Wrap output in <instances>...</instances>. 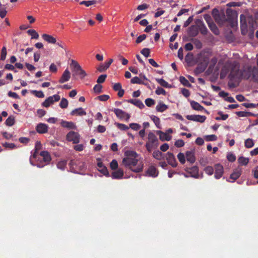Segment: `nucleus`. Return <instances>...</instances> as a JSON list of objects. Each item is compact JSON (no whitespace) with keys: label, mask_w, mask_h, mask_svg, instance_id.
<instances>
[{"label":"nucleus","mask_w":258,"mask_h":258,"mask_svg":"<svg viewBox=\"0 0 258 258\" xmlns=\"http://www.w3.org/2000/svg\"><path fill=\"white\" fill-rule=\"evenodd\" d=\"M124 157L122 164L132 171L139 173L142 171L144 165L142 163L138 164L139 154L134 151L127 150L124 152Z\"/></svg>","instance_id":"f257e3e1"},{"label":"nucleus","mask_w":258,"mask_h":258,"mask_svg":"<svg viewBox=\"0 0 258 258\" xmlns=\"http://www.w3.org/2000/svg\"><path fill=\"white\" fill-rule=\"evenodd\" d=\"M240 23L241 32L242 35L247 34L248 27L249 29H253L254 26L256 25L255 20L251 16L246 17L243 14H241L240 16Z\"/></svg>","instance_id":"f03ea898"},{"label":"nucleus","mask_w":258,"mask_h":258,"mask_svg":"<svg viewBox=\"0 0 258 258\" xmlns=\"http://www.w3.org/2000/svg\"><path fill=\"white\" fill-rule=\"evenodd\" d=\"M159 146V141L156 135L150 132L148 134V141L146 143L145 147L149 152H151L153 149H156Z\"/></svg>","instance_id":"7ed1b4c3"},{"label":"nucleus","mask_w":258,"mask_h":258,"mask_svg":"<svg viewBox=\"0 0 258 258\" xmlns=\"http://www.w3.org/2000/svg\"><path fill=\"white\" fill-rule=\"evenodd\" d=\"M71 66L73 68L72 70L73 77L79 76L81 79H83L87 76L85 71L82 69L81 66L76 60L72 59Z\"/></svg>","instance_id":"20e7f679"},{"label":"nucleus","mask_w":258,"mask_h":258,"mask_svg":"<svg viewBox=\"0 0 258 258\" xmlns=\"http://www.w3.org/2000/svg\"><path fill=\"white\" fill-rule=\"evenodd\" d=\"M239 68L240 64L237 61H234L232 63L230 73L229 75V78L231 80L238 78L241 76Z\"/></svg>","instance_id":"39448f33"},{"label":"nucleus","mask_w":258,"mask_h":258,"mask_svg":"<svg viewBox=\"0 0 258 258\" xmlns=\"http://www.w3.org/2000/svg\"><path fill=\"white\" fill-rule=\"evenodd\" d=\"M40 155L42 157V160L37 163L36 166L39 168H42L45 165L48 164L51 160V157L48 151H43L41 152Z\"/></svg>","instance_id":"423d86ee"},{"label":"nucleus","mask_w":258,"mask_h":258,"mask_svg":"<svg viewBox=\"0 0 258 258\" xmlns=\"http://www.w3.org/2000/svg\"><path fill=\"white\" fill-rule=\"evenodd\" d=\"M212 15L215 21L219 25H222L226 21V18L224 13L220 14L216 9H214L212 11Z\"/></svg>","instance_id":"0eeeda50"},{"label":"nucleus","mask_w":258,"mask_h":258,"mask_svg":"<svg viewBox=\"0 0 258 258\" xmlns=\"http://www.w3.org/2000/svg\"><path fill=\"white\" fill-rule=\"evenodd\" d=\"M209 63L208 58H205L203 62L198 63L197 67L195 70V74L198 75L203 72H204L206 69L208 64Z\"/></svg>","instance_id":"6e6552de"},{"label":"nucleus","mask_w":258,"mask_h":258,"mask_svg":"<svg viewBox=\"0 0 258 258\" xmlns=\"http://www.w3.org/2000/svg\"><path fill=\"white\" fill-rule=\"evenodd\" d=\"M79 134L74 131H70L66 136L67 140L69 142H72L74 144H78L80 142Z\"/></svg>","instance_id":"1a4fd4ad"},{"label":"nucleus","mask_w":258,"mask_h":258,"mask_svg":"<svg viewBox=\"0 0 258 258\" xmlns=\"http://www.w3.org/2000/svg\"><path fill=\"white\" fill-rule=\"evenodd\" d=\"M60 96L58 94H55L49 96L42 103V105L45 107H48L54 102H57L60 100Z\"/></svg>","instance_id":"9d476101"},{"label":"nucleus","mask_w":258,"mask_h":258,"mask_svg":"<svg viewBox=\"0 0 258 258\" xmlns=\"http://www.w3.org/2000/svg\"><path fill=\"white\" fill-rule=\"evenodd\" d=\"M111 111H113L116 116L119 119H124L127 121L131 117L130 114L120 109L114 108L112 109Z\"/></svg>","instance_id":"9b49d317"},{"label":"nucleus","mask_w":258,"mask_h":258,"mask_svg":"<svg viewBox=\"0 0 258 258\" xmlns=\"http://www.w3.org/2000/svg\"><path fill=\"white\" fill-rule=\"evenodd\" d=\"M186 118L189 120L199 122L201 123L204 122L206 119V117L204 115H187Z\"/></svg>","instance_id":"f8f14e48"},{"label":"nucleus","mask_w":258,"mask_h":258,"mask_svg":"<svg viewBox=\"0 0 258 258\" xmlns=\"http://www.w3.org/2000/svg\"><path fill=\"white\" fill-rule=\"evenodd\" d=\"M168 163L172 166L173 167H176L177 165L176 159L173 153L171 152H167L166 157Z\"/></svg>","instance_id":"ddd939ff"},{"label":"nucleus","mask_w":258,"mask_h":258,"mask_svg":"<svg viewBox=\"0 0 258 258\" xmlns=\"http://www.w3.org/2000/svg\"><path fill=\"white\" fill-rule=\"evenodd\" d=\"M185 170L190 174L191 177L195 178H199V168L197 166H194L191 168H187Z\"/></svg>","instance_id":"4468645a"},{"label":"nucleus","mask_w":258,"mask_h":258,"mask_svg":"<svg viewBox=\"0 0 258 258\" xmlns=\"http://www.w3.org/2000/svg\"><path fill=\"white\" fill-rule=\"evenodd\" d=\"M215 177L216 179L220 178L223 173V166L219 164H217L215 166Z\"/></svg>","instance_id":"2eb2a0df"},{"label":"nucleus","mask_w":258,"mask_h":258,"mask_svg":"<svg viewBox=\"0 0 258 258\" xmlns=\"http://www.w3.org/2000/svg\"><path fill=\"white\" fill-rule=\"evenodd\" d=\"M71 78L70 72L68 69H66L63 73L61 78L59 80V83L62 84L68 81Z\"/></svg>","instance_id":"dca6fc26"},{"label":"nucleus","mask_w":258,"mask_h":258,"mask_svg":"<svg viewBox=\"0 0 258 258\" xmlns=\"http://www.w3.org/2000/svg\"><path fill=\"white\" fill-rule=\"evenodd\" d=\"M186 160L188 162L192 164L196 161V157L194 151H187L185 153Z\"/></svg>","instance_id":"f3484780"},{"label":"nucleus","mask_w":258,"mask_h":258,"mask_svg":"<svg viewBox=\"0 0 258 258\" xmlns=\"http://www.w3.org/2000/svg\"><path fill=\"white\" fill-rule=\"evenodd\" d=\"M113 59L110 58L107 62H105L104 64H100L97 69L99 72H103L106 70L112 63Z\"/></svg>","instance_id":"a211bd4d"},{"label":"nucleus","mask_w":258,"mask_h":258,"mask_svg":"<svg viewBox=\"0 0 258 258\" xmlns=\"http://www.w3.org/2000/svg\"><path fill=\"white\" fill-rule=\"evenodd\" d=\"M198 27L196 25H192L188 28V34L189 36L191 37H195L199 34Z\"/></svg>","instance_id":"6ab92c4d"},{"label":"nucleus","mask_w":258,"mask_h":258,"mask_svg":"<svg viewBox=\"0 0 258 258\" xmlns=\"http://www.w3.org/2000/svg\"><path fill=\"white\" fill-rule=\"evenodd\" d=\"M36 131L40 134H44L48 132V126L44 123H40L36 126Z\"/></svg>","instance_id":"aec40b11"},{"label":"nucleus","mask_w":258,"mask_h":258,"mask_svg":"<svg viewBox=\"0 0 258 258\" xmlns=\"http://www.w3.org/2000/svg\"><path fill=\"white\" fill-rule=\"evenodd\" d=\"M124 173L122 169L119 168L116 171L112 172L111 177L113 179H121L123 176Z\"/></svg>","instance_id":"412c9836"},{"label":"nucleus","mask_w":258,"mask_h":258,"mask_svg":"<svg viewBox=\"0 0 258 258\" xmlns=\"http://www.w3.org/2000/svg\"><path fill=\"white\" fill-rule=\"evenodd\" d=\"M70 114L72 115L83 116L85 115L86 112L82 107H80L73 110Z\"/></svg>","instance_id":"4be33fe9"},{"label":"nucleus","mask_w":258,"mask_h":258,"mask_svg":"<svg viewBox=\"0 0 258 258\" xmlns=\"http://www.w3.org/2000/svg\"><path fill=\"white\" fill-rule=\"evenodd\" d=\"M42 37L43 39L49 43L54 44L56 42V39L55 38L53 37L52 36L46 34H43L42 35Z\"/></svg>","instance_id":"5701e85b"},{"label":"nucleus","mask_w":258,"mask_h":258,"mask_svg":"<svg viewBox=\"0 0 258 258\" xmlns=\"http://www.w3.org/2000/svg\"><path fill=\"white\" fill-rule=\"evenodd\" d=\"M127 102L135 105V106L138 107L140 109H142L145 107V105L143 103V102L141 100L138 99H131L128 100Z\"/></svg>","instance_id":"b1692460"},{"label":"nucleus","mask_w":258,"mask_h":258,"mask_svg":"<svg viewBox=\"0 0 258 258\" xmlns=\"http://www.w3.org/2000/svg\"><path fill=\"white\" fill-rule=\"evenodd\" d=\"M157 133L160 136V139L162 141H169L171 139V136L168 135L167 133H165L161 131H158Z\"/></svg>","instance_id":"393cba45"},{"label":"nucleus","mask_w":258,"mask_h":258,"mask_svg":"<svg viewBox=\"0 0 258 258\" xmlns=\"http://www.w3.org/2000/svg\"><path fill=\"white\" fill-rule=\"evenodd\" d=\"M147 173L150 176L155 177H157L158 175V171L157 169L153 166H150L148 169Z\"/></svg>","instance_id":"a878e982"},{"label":"nucleus","mask_w":258,"mask_h":258,"mask_svg":"<svg viewBox=\"0 0 258 258\" xmlns=\"http://www.w3.org/2000/svg\"><path fill=\"white\" fill-rule=\"evenodd\" d=\"M61 125L63 127L68 128L69 129H75L76 128V125L72 121L62 120L61 122Z\"/></svg>","instance_id":"bb28decb"},{"label":"nucleus","mask_w":258,"mask_h":258,"mask_svg":"<svg viewBox=\"0 0 258 258\" xmlns=\"http://www.w3.org/2000/svg\"><path fill=\"white\" fill-rule=\"evenodd\" d=\"M97 166L99 168L98 170L104 175L108 176L109 172L107 168L104 166L102 162H98Z\"/></svg>","instance_id":"cd10ccee"},{"label":"nucleus","mask_w":258,"mask_h":258,"mask_svg":"<svg viewBox=\"0 0 258 258\" xmlns=\"http://www.w3.org/2000/svg\"><path fill=\"white\" fill-rule=\"evenodd\" d=\"M168 107L167 105L165 104L163 102H159L157 105L156 109L157 111L160 112H163L168 109Z\"/></svg>","instance_id":"c85d7f7f"},{"label":"nucleus","mask_w":258,"mask_h":258,"mask_svg":"<svg viewBox=\"0 0 258 258\" xmlns=\"http://www.w3.org/2000/svg\"><path fill=\"white\" fill-rule=\"evenodd\" d=\"M250 70L252 73V80L255 82L258 80V68L255 67H250Z\"/></svg>","instance_id":"c756f323"},{"label":"nucleus","mask_w":258,"mask_h":258,"mask_svg":"<svg viewBox=\"0 0 258 258\" xmlns=\"http://www.w3.org/2000/svg\"><path fill=\"white\" fill-rule=\"evenodd\" d=\"M190 105L191 107L196 110L198 111H202L203 110H205V108L203 106L201 105L198 102L195 101H190Z\"/></svg>","instance_id":"7c9ffc66"},{"label":"nucleus","mask_w":258,"mask_h":258,"mask_svg":"<svg viewBox=\"0 0 258 258\" xmlns=\"http://www.w3.org/2000/svg\"><path fill=\"white\" fill-rule=\"evenodd\" d=\"M241 174V170L240 169L237 168L234 170V171L230 175V178L235 180L238 179Z\"/></svg>","instance_id":"2f4dec72"},{"label":"nucleus","mask_w":258,"mask_h":258,"mask_svg":"<svg viewBox=\"0 0 258 258\" xmlns=\"http://www.w3.org/2000/svg\"><path fill=\"white\" fill-rule=\"evenodd\" d=\"M198 29L199 32L200 31L202 35H205L207 34L208 30L205 25L203 22L198 26Z\"/></svg>","instance_id":"473e14b6"},{"label":"nucleus","mask_w":258,"mask_h":258,"mask_svg":"<svg viewBox=\"0 0 258 258\" xmlns=\"http://www.w3.org/2000/svg\"><path fill=\"white\" fill-rule=\"evenodd\" d=\"M251 70H250V67H248L246 70H244L243 73V78L245 79H251L252 80V73Z\"/></svg>","instance_id":"72a5a7b5"},{"label":"nucleus","mask_w":258,"mask_h":258,"mask_svg":"<svg viewBox=\"0 0 258 258\" xmlns=\"http://www.w3.org/2000/svg\"><path fill=\"white\" fill-rule=\"evenodd\" d=\"M208 26H209V28L210 29V30H211V31L215 35H219V29H218V27H217V26L216 25V24L214 22L210 23V24H209Z\"/></svg>","instance_id":"f704fd0d"},{"label":"nucleus","mask_w":258,"mask_h":258,"mask_svg":"<svg viewBox=\"0 0 258 258\" xmlns=\"http://www.w3.org/2000/svg\"><path fill=\"white\" fill-rule=\"evenodd\" d=\"M236 114L239 117H248L250 116H255V115L252 113L247 111H237L236 112Z\"/></svg>","instance_id":"c9c22d12"},{"label":"nucleus","mask_w":258,"mask_h":258,"mask_svg":"<svg viewBox=\"0 0 258 258\" xmlns=\"http://www.w3.org/2000/svg\"><path fill=\"white\" fill-rule=\"evenodd\" d=\"M238 162L241 165H246L249 162V159L243 156H240L238 158Z\"/></svg>","instance_id":"e433bc0d"},{"label":"nucleus","mask_w":258,"mask_h":258,"mask_svg":"<svg viewBox=\"0 0 258 258\" xmlns=\"http://www.w3.org/2000/svg\"><path fill=\"white\" fill-rule=\"evenodd\" d=\"M218 114L220 115V116H217L215 118V119L217 120H226L228 117V115L227 114H223L222 112L219 111L218 112Z\"/></svg>","instance_id":"4c0bfd02"},{"label":"nucleus","mask_w":258,"mask_h":258,"mask_svg":"<svg viewBox=\"0 0 258 258\" xmlns=\"http://www.w3.org/2000/svg\"><path fill=\"white\" fill-rule=\"evenodd\" d=\"M244 146L246 148H252L254 146V142L252 139H247L244 142Z\"/></svg>","instance_id":"58836bf2"},{"label":"nucleus","mask_w":258,"mask_h":258,"mask_svg":"<svg viewBox=\"0 0 258 258\" xmlns=\"http://www.w3.org/2000/svg\"><path fill=\"white\" fill-rule=\"evenodd\" d=\"M114 124L118 129L121 131H126L129 129V127L127 125L123 123L115 122Z\"/></svg>","instance_id":"ea45409f"},{"label":"nucleus","mask_w":258,"mask_h":258,"mask_svg":"<svg viewBox=\"0 0 258 258\" xmlns=\"http://www.w3.org/2000/svg\"><path fill=\"white\" fill-rule=\"evenodd\" d=\"M180 83L183 84L184 86L189 87L191 86V84L189 83L188 81L184 77L181 76L179 78Z\"/></svg>","instance_id":"a19ab883"},{"label":"nucleus","mask_w":258,"mask_h":258,"mask_svg":"<svg viewBox=\"0 0 258 258\" xmlns=\"http://www.w3.org/2000/svg\"><path fill=\"white\" fill-rule=\"evenodd\" d=\"M27 33L29 35L31 36L32 39H37L39 37L38 34L34 30L30 29L28 30Z\"/></svg>","instance_id":"79ce46f5"},{"label":"nucleus","mask_w":258,"mask_h":258,"mask_svg":"<svg viewBox=\"0 0 258 258\" xmlns=\"http://www.w3.org/2000/svg\"><path fill=\"white\" fill-rule=\"evenodd\" d=\"M5 123L8 126H12L15 123V118L13 116H9L6 120Z\"/></svg>","instance_id":"37998d69"},{"label":"nucleus","mask_w":258,"mask_h":258,"mask_svg":"<svg viewBox=\"0 0 258 258\" xmlns=\"http://www.w3.org/2000/svg\"><path fill=\"white\" fill-rule=\"evenodd\" d=\"M67 165V161L65 160L59 161L57 164V167L61 170H64Z\"/></svg>","instance_id":"c03bdc74"},{"label":"nucleus","mask_w":258,"mask_h":258,"mask_svg":"<svg viewBox=\"0 0 258 258\" xmlns=\"http://www.w3.org/2000/svg\"><path fill=\"white\" fill-rule=\"evenodd\" d=\"M157 82L160 84L162 86L166 88L170 87L169 84L167 82L163 79H156Z\"/></svg>","instance_id":"a18cd8bd"},{"label":"nucleus","mask_w":258,"mask_h":258,"mask_svg":"<svg viewBox=\"0 0 258 258\" xmlns=\"http://www.w3.org/2000/svg\"><path fill=\"white\" fill-rule=\"evenodd\" d=\"M68 106V101L67 99L62 98L59 103V106L61 108H66Z\"/></svg>","instance_id":"49530a36"},{"label":"nucleus","mask_w":258,"mask_h":258,"mask_svg":"<svg viewBox=\"0 0 258 258\" xmlns=\"http://www.w3.org/2000/svg\"><path fill=\"white\" fill-rule=\"evenodd\" d=\"M193 54L191 52H188L185 57V60L187 63H191L193 60Z\"/></svg>","instance_id":"de8ad7c7"},{"label":"nucleus","mask_w":258,"mask_h":258,"mask_svg":"<svg viewBox=\"0 0 258 258\" xmlns=\"http://www.w3.org/2000/svg\"><path fill=\"white\" fill-rule=\"evenodd\" d=\"M146 105L148 107H151L155 104V101L150 98L146 99L145 101Z\"/></svg>","instance_id":"09e8293b"},{"label":"nucleus","mask_w":258,"mask_h":258,"mask_svg":"<svg viewBox=\"0 0 258 258\" xmlns=\"http://www.w3.org/2000/svg\"><path fill=\"white\" fill-rule=\"evenodd\" d=\"M151 118L153 121L156 126L160 128L159 125H160V119L158 117L156 116L155 115H152L151 116Z\"/></svg>","instance_id":"8fccbe9b"},{"label":"nucleus","mask_w":258,"mask_h":258,"mask_svg":"<svg viewBox=\"0 0 258 258\" xmlns=\"http://www.w3.org/2000/svg\"><path fill=\"white\" fill-rule=\"evenodd\" d=\"M153 156L157 160H161L162 156V153L159 151H155L153 153Z\"/></svg>","instance_id":"3c124183"},{"label":"nucleus","mask_w":258,"mask_h":258,"mask_svg":"<svg viewBox=\"0 0 258 258\" xmlns=\"http://www.w3.org/2000/svg\"><path fill=\"white\" fill-rule=\"evenodd\" d=\"M177 158L179 160V161L182 164H183L185 162V155L182 153H179L177 155Z\"/></svg>","instance_id":"603ef678"},{"label":"nucleus","mask_w":258,"mask_h":258,"mask_svg":"<svg viewBox=\"0 0 258 258\" xmlns=\"http://www.w3.org/2000/svg\"><path fill=\"white\" fill-rule=\"evenodd\" d=\"M142 81L140 78L135 77L131 79V83L132 84H141V83H143Z\"/></svg>","instance_id":"864d4df0"},{"label":"nucleus","mask_w":258,"mask_h":258,"mask_svg":"<svg viewBox=\"0 0 258 258\" xmlns=\"http://www.w3.org/2000/svg\"><path fill=\"white\" fill-rule=\"evenodd\" d=\"M32 93L38 98H43L44 94L42 91L33 90L32 91Z\"/></svg>","instance_id":"5fc2aeb1"},{"label":"nucleus","mask_w":258,"mask_h":258,"mask_svg":"<svg viewBox=\"0 0 258 258\" xmlns=\"http://www.w3.org/2000/svg\"><path fill=\"white\" fill-rule=\"evenodd\" d=\"M130 127L134 131H138L141 128V126L137 123H131L130 124L129 128Z\"/></svg>","instance_id":"6e6d98bb"},{"label":"nucleus","mask_w":258,"mask_h":258,"mask_svg":"<svg viewBox=\"0 0 258 258\" xmlns=\"http://www.w3.org/2000/svg\"><path fill=\"white\" fill-rule=\"evenodd\" d=\"M96 3V1L94 0L92 1H82L80 2V4L82 5H84L86 6V7H89L91 5H94Z\"/></svg>","instance_id":"4d7b16f0"},{"label":"nucleus","mask_w":258,"mask_h":258,"mask_svg":"<svg viewBox=\"0 0 258 258\" xmlns=\"http://www.w3.org/2000/svg\"><path fill=\"white\" fill-rule=\"evenodd\" d=\"M7 55V49L5 46H4L2 48V51H1V59L2 60H5L6 58Z\"/></svg>","instance_id":"13d9d810"},{"label":"nucleus","mask_w":258,"mask_h":258,"mask_svg":"<svg viewBox=\"0 0 258 258\" xmlns=\"http://www.w3.org/2000/svg\"><path fill=\"white\" fill-rule=\"evenodd\" d=\"M110 167L112 170H115L118 168V163L115 159L113 160L110 163Z\"/></svg>","instance_id":"bf43d9fd"},{"label":"nucleus","mask_w":258,"mask_h":258,"mask_svg":"<svg viewBox=\"0 0 258 258\" xmlns=\"http://www.w3.org/2000/svg\"><path fill=\"white\" fill-rule=\"evenodd\" d=\"M204 171L207 174L211 175L214 172V169L212 166H207L205 168Z\"/></svg>","instance_id":"052dcab7"},{"label":"nucleus","mask_w":258,"mask_h":258,"mask_svg":"<svg viewBox=\"0 0 258 258\" xmlns=\"http://www.w3.org/2000/svg\"><path fill=\"white\" fill-rule=\"evenodd\" d=\"M3 146L6 148H9L11 149H14L16 147V146L14 143H9L7 142L3 143Z\"/></svg>","instance_id":"680f3d73"},{"label":"nucleus","mask_w":258,"mask_h":258,"mask_svg":"<svg viewBox=\"0 0 258 258\" xmlns=\"http://www.w3.org/2000/svg\"><path fill=\"white\" fill-rule=\"evenodd\" d=\"M141 53L146 57H148L150 56V51L149 48H145L141 50Z\"/></svg>","instance_id":"e2e57ef3"},{"label":"nucleus","mask_w":258,"mask_h":258,"mask_svg":"<svg viewBox=\"0 0 258 258\" xmlns=\"http://www.w3.org/2000/svg\"><path fill=\"white\" fill-rule=\"evenodd\" d=\"M192 41H193L194 44L195 45L196 48H197L198 49L202 48V43L200 40H199L197 39H192Z\"/></svg>","instance_id":"0e129e2a"},{"label":"nucleus","mask_w":258,"mask_h":258,"mask_svg":"<svg viewBox=\"0 0 258 258\" xmlns=\"http://www.w3.org/2000/svg\"><path fill=\"white\" fill-rule=\"evenodd\" d=\"M106 77H107L106 75H100L97 80V83H98V84L103 83L105 81Z\"/></svg>","instance_id":"69168bd1"},{"label":"nucleus","mask_w":258,"mask_h":258,"mask_svg":"<svg viewBox=\"0 0 258 258\" xmlns=\"http://www.w3.org/2000/svg\"><path fill=\"white\" fill-rule=\"evenodd\" d=\"M94 91L97 93H100L102 91V86L99 84H96L93 87Z\"/></svg>","instance_id":"338daca9"},{"label":"nucleus","mask_w":258,"mask_h":258,"mask_svg":"<svg viewBox=\"0 0 258 258\" xmlns=\"http://www.w3.org/2000/svg\"><path fill=\"white\" fill-rule=\"evenodd\" d=\"M227 160L231 162H233L234 161H235L236 160V157L233 154H232V153H229L227 155Z\"/></svg>","instance_id":"774afa93"}]
</instances>
